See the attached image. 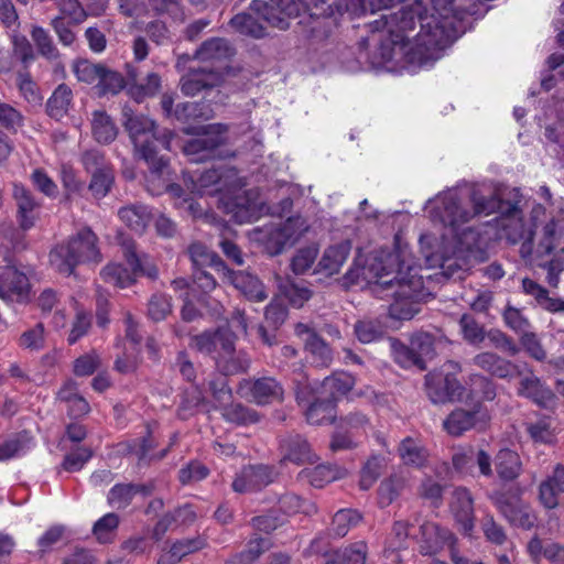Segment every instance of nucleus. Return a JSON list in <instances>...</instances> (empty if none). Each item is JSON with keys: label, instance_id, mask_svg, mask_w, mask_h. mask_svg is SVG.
I'll return each instance as SVG.
<instances>
[{"label": "nucleus", "instance_id": "nucleus-1", "mask_svg": "<svg viewBox=\"0 0 564 564\" xmlns=\"http://www.w3.org/2000/svg\"><path fill=\"white\" fill-rule=\"evenodd\" d=\"M433 12L427 14L421 0L402 6L397 12L382 14L380 19L368 22L369 31H387L380 37L381 56L386 61L393 57L399 47L409 64L432 65L442 56V52L457 39L456 21L463 13H471L457 4L458 0H430Z\"/></svg>", "mask_w": 564, "mask_h": 564}, {"label": "nucleus", "instance_id": "nucleus-2", "mask_svg": "<svg viewBox=\"0 0 564 564\" xmlns=\"http://www.w3.org/2000/svg\"><path fill=\"white\" fill-rule=\"evenodd\" d=\"M470 200L473 210L462 206L457 196L448 195L443 197L431 212L433 220L440 221L445 228H448L462 245H466L468 250L477 243L479 234L473 228L459 231L475 216H488L497 210L506 216H513L521 212L518 203H508L507 209H503L505 203L501 199L496 196L486 197L476 192L471 194Z\"/></svg>", "mask_w": 564, "mask_h": 564}, {"label": "nucleus", "instance_id": "nucleus-3", "mask_svg": "<svg viewBox=\"0 0 564 564\" xmlns=\"http://www.w3.org/2000/svg\"><path fill=\"white\" fill-rule=\"evenodd\" d=\"M122 126L140 158L148 164L151 173L162 176L167 170V156L161 151H170L174 133L171 130L158 132L155 121L123 106Z\"/></svg>", "mask_w": 564, "mask_h": 564}, {"label": "nucleus", "instance_id": "nucleus-4", "mask_svg": "<svg viewBox=\"0 0 564 564\" xmlns=\"http://www.w3.org/2000/svg\"><path fill=\"white\" fill-rule=\"evenodd\" d=\"M285 8L286 3L280 0H252L249 6L251 12L236 14L231 18L230 25L242 35L262 39L267 35L263 22L280 30H288L290 28L289 20L292 18L307 15L313 20H318L313 14V3L308 6L303 3L297 8L299 12L294 14H288Z\"/></svg>", "mask_w": 564, "mask_h": 564}, {"label": "nucleus", "instance_id": "nucleus-5", "mask_svg": "<svg viewBox=\"0 0 564 564\" xmlns=\"http://www.w3.org/2000/svg\"><path fill=\"white\" fill-rule=\"evenodd\" d=\"M102 261L99 238L95 231L84 226L50 251V263L61 274L69 276L80 264Z\"/></svg>", "mask_w": 564, "mask_h": 564}, {"label": "nucleus", "instance_id": "nucleus-6", "mask_svg": "<svg viewBox=\"0 0 564 564\" xmlns=\"http://www.w3.org/2000/svg\"><path fill=\"white\" fill-rule=\"evenodd\" d=\"M121 248L123 259L130 269L121 263H109L100 271L104 282L124 289L132 285L137 276H147L151 280L158 278L159 270L156 265L148 261L149 257L147 254L137 252L133 240H124Z\"/></svg>", "mask_w": 564, "mask_h": 564}, {"label": "nucleus", "instance_id": "nucleus-7", "mask_svg": "<svg viewBox=\"0 0 564 564\" xmlns=\"http://www.w3.org/2000/svg\"><path fill=\"white\" fill-rule=\"evenodd\" d=\"M389 260L395 264V269L387 271L386 267H382L380 272L377 273L376 285L382 290H393L392 296L395 299L394 303L390 306V313L398 319H411L416 308L413 307V300L419 297V294L414 292V284L421 285V278L416 281L414 276L410 280H405L401 276V264L398 261L397 256L390 254Z\"/></svg>", "mask_w": 564, "mask_h": 564}, {"label": "nucleus", "instance_id": "nucleus-8", "mask_svg": "<svg viewBox=\"0 0 564 564\" xmlns=\"http://www.w3.org/2000/svg\"><path fill=\"white\" fill-rule=\"evenodd\" d=\"M239 171L235 166L220 164L203 172H187L183 181L187 189L195 195H216L230 192L240 186Z\"/></svg>", "mask_w": 564, "mask_h": 564}, {"label": "nucleus", "instance_id": "nucleus-9", "mask_svg": "<svg viewBox=\"0 0 564 564\" xmlns=\"http://www.w3.org/2000/svg\"><path fill=\"white\" fill-rule=\"evenodd\" d=\"M3 261L0 268V299L6 303H26L30 299L31 284L25 273L17 269L14 257L8 247H0Z\"/></svg>", "mask_w": 564, "mask_h": 564}, {"label": "nucleus", "instance_id": "nucleus-10", "mask_svg": "<svg viewBox=\"0 0 564 564\" xmlns=\"http://www.w3.org/2000/svg\"><path fill=\"white\" fill-rule=\"evenodd\" d=\"M446 365L454 371H432L425 376L426 394L435 404L459 401L465 394V387L456 377L460 370L459 365L453 361Z\"/></svg>", "mask_w": 564, "mask_h": 564}, {"label": "nucleus", "instance_id": "nucleus-11", "mask_svg": "<svg viewBox=\"0 0 564 564\" xmlns=\"http://www.w3.org/2000/svg\"><path fill=\"white\" fill-rule=\"evenodd\" d=\"M489 499L511 525L523 530H531L535 527L538 521L535 512L522 501L519 495L496 490L489 495Z\"/></svg>", "mask_w": 564, "mask_h": 564}, {"label": "nucleus", "instance_id": "nucleus-12", "mask_svg": "<svg viewBox=\"0 0 564 564\" xmlns=\"http://www.w3.org/2000/svg\"><path fill=\"white\" fill-rule=\"evenodd\" d=\"M395 361L404 368L416 367L426 369V361L435 355L434 336L425 332H419L411 336L410 345L400 341L393 344Z\"/></svg>", "mask_w": 564, "mask_h": 564}, {"label": "nucleus", "instance_id": "nucleus-13", "mask_svg": "<svg viewBox=\"0 0 564 564\" xmlns=\"http://www.w3.org/2000/svg\"><path fill=\"white\" fill-rule=\"evenodd\" d=\"M235 341L236 334L228 326L205 330L192 338V344L197 351L210 356L215 364L218 357L228 356L234 351Z\"/></svg>", "mask_w": 564, "mask_h": 564}, {"label": "nucleus", "instance_id": "nucleus-14", "mask_svg": "<svg viewBox=\"0 0 564 564\" xmlns=\"http://www.w3.org/2000/svg\"><path fill=\"white\" fill-rule=\"evenodd\" d=\"M237 392L258 405L282 401L284 394L282 384L273 377L242 379L238 384Z\"/></svg>", "mask_w": 564, "mask_h": 564}, {"label": "nucleus", "instance_id": "nucleus-15", "mask_svg": "<svg viewBox=\"0 0 564 564\" xmlns=\"http://www.w3.org/2000/svg\"><path fill=\"white\" fill-rule=\"evenodd\" d=\"M490 420L487 409L481 402H477L469 410L454 409L444 420L443 427L452 436H462L465 432L485 425Z\"/></svg>", "mask_w": 564, "mask_h": 564}, {"label": "nucleus", "instance_id": "nucleus-16", "mask_svg": "<svg viewBox=\"0 0 564 564\" xmlns=\"http://www.w3.org/2000/svg\"><path fill=\"white\" fill-rule=\"evenodd\" d=\"M276 475L275 468L271 465L250 464L243 466L236 475L231 487L239 494L260 491L272 484Z\"/></svg>", "mask_w": 564, "mask_h": 564}, {"label": "nucleus", "instance_id": "nucleus-17", "mask_svg": "<svg viewBox=\"0 0 564 564\" xmlns=\"http://www.w3.org/2000/svg\"><path fill=\"white\" fill-rule=\"evenodd\" d=\"M212 126L200 129V135L185 142L183 147L184 154L192 162H205L220 156V147L225 143V138L220 132L212 133Z\"/></svg>", "mask_w": 564, "mask_h": 564}, {"label": "nucleus", "instance_id": "nucleus-18", "mask_svg": "<svg viewBox=\"0 0 564 564\" xmlns=\"http://www.w3.org/2000/svg\"><path fill=\"white\" fill-rule=\"evenodd\" d=\"M279 454L281 465L291 463L302 466L317 460L306 437L299 433H289L279 438Z\"/></svg>", "mask_w": 564, "mask_h": 564}, {"label": "nucleus", "instance_id": "nucleus-19", "mask_svg": "<svg viewBox=\"0 0 564 564\" xmlns=\"http://www.w3.org/2000/svg\"><path fill=\"white\" fill-rule=\"evenodd\" d=\"M223 82V73L213 67L189 68L181 78V91L185 96H195L203 90L219 87Z\"/></svg>", "mask_w": 564, "mask_h": 564}, {"label": "nucleus", "instance_id": "nucleus-20", "mask_svg": "<svg viewBox=\"0 0 564 564\" xmlns=\"http://www.w3.org/2000/svg\"><path fill=\"white\" fill-rule=\"evenodd\" d=\"M451 512L459 525L460 532L470 538L475 529L474 498L465 487H457L452 495Z\"/></svg>", "mask_w": 564, "mask_h": 564}, {"label": "nucleus", "instance_id": "nucleus-21", "mask_svg": "<svg viewBox=\"0 0 564 564\" xmlns=\"http://www.w3.org/2000/svg\"><path fill=\"white\" fill-rule=\"evenodd\" d=\"M520 378L518 394L531 399L539 405L546 406L554 399V393L546 388L534 375L533 369L527 362H518Z\"/></svg>", "mask_w": 564, "mask_h": 564}, {"label": "nucleus", "instance_id": "nucleus-22", "mask_svg": "<svg viewBox=\"0 0 564 564\" xmlns=\"http://www.w3.org/2000/svg\"><path fill=\"white\" fill-rule=\"evenodd\" d=\"M420 553L425 556H433L440 553L446 545L456 544L457 539L446 528L434 522H424L420 527Z\"/></svg>", "mask_w": 564, "mask_h": 564}, {"label": "nucleus", "instance_id": "nucleus-23", "mask_svg": "<svg viewBox=\"0 0 564 564\" xmlns=\"http://www.w3.org/2000/svg\"><path fill=\"white\" fill-rule=\"evenodd\" d=\"M213 109L205 101H185L176 105L174 118L186 127L183 129L186 134H198L204 127L195 126L210 119Z\"/></svg>", "mask_w": 564, "mask_h": 564}, {"label": "nucleus", "instance_id": "nucleus-24", "mask_svg": "<svg viewBox=\"0 0 564 564\" xmlns=\"http://www.w3.org/2000/svg\"><path fill=\"white\" fill-rule=\"evenodd\" d=\"M13 198L17 204V221L19 227L28 231L35 226L39 219L41 204L33 193L22 184L13 185Z\"/></svg>", "mask_w": 564, "mask_h": 564}, {"label": "nucleus", "instance_id": "nucleus-25", "mask_svg": "<svg viewBox=\"0 0 564 564\" xmlns=\"http://www.w3.org/2000/svg\"><path fill=\"white\" fill-rule=\"evenodd\" d=\"M295 335L303 339L304 348L312 356L317 367H328L333 360V352L328 344L310 326L303 323L295 325Z\"/></svg>", "mask_w": 564, "mask_h": 564}, {"label": "nucleus", "instance_id": "nucleus-26", "mask_svg": "<svg viewBox=\"0 0 564 564\" xmlns=\"http://www.w3.org/2000/svg\"><path fill=\"white\" fill-rule=\"evenodd\" d=\"M473 364L498 379L512 380L520 373L518 362H512L491 351L477 354Z\"/></svg>", "mask_w": 564, "mask_h": 564}, {"label": "nucleus", "instance_id": "nucleus-27", "mask_svg": "<svg viewBox=\"0 0 564 564\" xmlns=\"http://www.w3.org/2000/svg\"><path fill=\"white\" fill-rule=\"evenodd\" d=\"M223 273L229 278L231 284L240 291L247 300L263 302L268 297L263 283L258 276L250 272L234 271L228 268V270H225Z\"/></svg>", "mask_w": 564, "mask_h": 564}, {"label": "nucleus", "instance_id": "nucleus-28", "mask_svg": "<svg viewBox=\"0 0 564 564\" xmlns=\"http://www.w3.org/2000/svg\"><path fill=\"white\" fill-rule=\"evenodd\" d=\"M558 494H564V465L557 464L539 486L540 503L546 509L558 506Z\"/></svg>", "mask_w": 564, "mask_h": 564}, {"label": "nucleus", "instance_id": "nucleus-29", "mask_svg": "<svg viewBox=\"0 0 564 564\" xmlns=\"http://www.w3.org/2000/svg\"><path fill=\"white\" fill-rule=\"evenodd\" d=\"M305 421L310 425L335 424L337 419V404L328 398L314 399L303 410Z\"/></svg>", "mask_w": 564, "mask_h": 564}, {"label": "nucleus", "instance_id": "nucleus-30", "mask_svg": "<svg viewBox=\"0 0 564 564\" xmlns=\"http://www.w3.org/2000/svg\"><path fill=\"white\" fill-rule=\"evenodd\" d=\"M350 251V240H344L339 243L329 246L325 249L318 262V271L326 275L337 274L348 259Z\"/></svg>", "mask_w": 564, "mask_h": 564}, {"label": "nucleus", "instance_id": "nucleus-31", "mask_svg": "<svg viewBox=\"0 0 564 564\" xmlns=\"http://www.w3.org/2000/svg\"><path fill=\"white\" fill-rule=\"evenodd\" d=\"M356 379L352 375L346 371H334L332 375L324 378L321 383L323 392L327 394L329 400H334L337 404L345 398L355 387Z\"/></svg>", "mask_w": 564, "mask_h": 564}, {"label": "nucleus", "instance_id": "nucleus-32", "mask_svg": "<svg viewBox=\"0 0 564 564\" xmlns=\"http://www.w3.org/2000/svg\"><path fill=\"white\" fill-rule=\"evenodd\" d=\"M367 556L368 544L365 541H356L325 553L324 564H365Z\"/></svg>", "mask_w": 564, "mask_h": 564}, {"label": "nucleus", "instance_id": "nucleus-33", "mask_svg": "<svg viewBox=\"0 0 564 564\" xmlns=\"http://www.w3.org/2000/svg\"><path fill=\"white\" fill-rule=\"evenodd\" d=\"M497 476L503 482L514 481L522 473V462L519 454L510 448H501L495 456Z\"/></svg>", "mask_w": 564, "mask_h": 564}, {"label": "nucleus", "instance_id": "nucleus-34", "mask_svg": "<svg viewBox=\"0 0 564 564\" xmlns=\"http://www.w3.org/2000/svg\"><path fill=\"white\" fill-rule=\"evenodd\" d=\"M235 55V48L228 40L212 37L204 41L196 50L195 57L200 62L229 61Z\"/></svg>", "mask_w": 564, "mask_h": 564}, {"label": "nucleus", "instance_id": "nucleus-35", "mask_svg": "<svg viewBox=\"0 0 564 564\" xmlns=\"http://www.w3.org/2000/svg\"><path fill=\"white\" fill-rule=\"evenodd\" d=\"M119 446L123 454L135 455L139 465H149L153 460V455H150V452L156 447V442L150 425L147 424L145 434L142 437L122 442Z\"/></svg>", "mask_w": 564, "mask_h": 564}, {"label": "nucleus", "instance_id": "nucleus-36", "mask_svg": "<svg viewBox=\"0 0 564 564\" xmlns=\"http://www.w3.org/2000/svg\"><path fill=\"white\" fill-rule=\"evenodd\" d=\"M128 78L130 80L128 93L137 102L156 96L162 86L161 76L154 72L149 73L143 83H137L134 70H128Z\"/></svg>", "mask_w": 564, "mask_h": 564}, {"label": "nucleus", "instance_id": "nucleus-37", "mask_svg": "<svg viewBox=\"0 0 564 564\" xmlns=\"http://www.w3.org/2000/svg\"><path fill=\"white\" fill-rule=\"evenodd\" d=\"M118 127L105 110H95L91 118V134L99 144H110L118 135Z\"/></svg>", "mask_w": 564, "mask_h": 564}, {"label": "nucleus", "instance_id": "nucleus-38", "mask_svg": "<svg viewBox=\"0 0 564 564\" xmlns=\"http://www.w3.org/2000/svg\"><path fill=\"white\" fill-rule=\"evenodd\" d=\"M188 256L193 263V269L209 267L218 273L228 270L226 262L215 252H210L206 246L200 242H193L188 247Z\"/></svg>", "mask_w": 564, "mask_h": 564}, {"label": "nucleus", "instance_id": "nucleus-39", "mask_svg": "<svg viewBox=\"0 0 564 564\" xmlns=\"http://www.w3.org/2000/svg\"><path fill=\"white\" fill-rule=\"evenodd\" d=\"M118 216L128 228L137 234H142L151 220V212L147 206L140 204L121 207Z\"/></svg>", "mask_w": 564, "mask_h": 564}, {"label": "nucleus", "instance_id": "nucleus-40", "mask_svg": "<svg viewBox=\"0 0 564 564\" xmlns=\"http://www.w3.org/2000/svg\"><path fill=\"white\" fill-rule=\"evenodd\" d=\"M73 101V91L66 84H59L46 101V113L59 120L67 115Z\"/></svg>", "mask_w": 564, "mask_h": 564}, {"label": "nucleus", "instance_id": "nucleus-41", "mask_svg": "<svg viewBox=\"0 0 564 564\" xmlns=\"http://www.w3.org/2000/svg\"><path fill=\"white\" fill-rule=\"evenodd\" d=\"M223 419L239 426L256 424L260 421V414L252 408L242 403H227L220 406Z\"/></svg>", "mask_w": 564, "mask_h": 564}, {"label": "nucleus", "instance_id": "nucleus-42", "mask_svg": "<svg viewBox=\"0 0 564 564\" xmlns=\"http://www.w3.org/2000/svg\"><path fill=\"white\" fill-rule=\"evenodd\" d=\"M278 506L280 511L286 516H295L299 513L313 516L317 512V507L312 500L294 492L283 494L278 500Z\"/></svg>", "mask_w": 564, "mask_h": 564}, {"label": "nucleus", "instance_id": "nucleus-43", "mask_svg": "<svg viewBox=\"0 0 564 564\" xmlns=\"http://www.w3.org/2000/svg\"><path fill=\"white\" fill-rule=\"evenodd\" d=\"M399 455L405 465L414 467H423L427 460V449L422 445L421 441L413 437H405L401 441Z\"/></svg>", "mask_w": 564, "mask_h": 564}, {"label": "nucleus", "instance_id": "nucleus-44", "mask_svg": "<svg viewBox=\"0 0 564 564\" xmlns=\"http://www.w3.org/2000/svg\"><path fill=\"white\" fill-rule=\"evenodd\" d=\"M354 333L360 343L370 344L381 340L387 334V327L378 318H365L355 324Z\"/></svg>", "mask_w": 564, "mask_h": 564}, {"label": "nucleus", "instance_id": "nucleus-45", "mask_svg": "<svg viewBox=\"0 0 564 564\" xmlns=\"http://www.w3.org/2000/svg\"><path fill=\"white\" fill-rule=\"evenodd\" d=\"M362 520V516L355 509H340L332 520L330 533L334 538H344L348 532L357 527Z\"/></svg>", "mask_w": 564, "mask_h": 564}, {"label": "nucleus", "instance_id": "nucleus-46", "mask_svg": "<svg viewBox=\"0 0 564 564\" xmlns=\"http://www.w3.org/2000/svg\"><path fill=\"white\" fill-rule=\"evenodd\" d=\"M335 424L358 440L367 435V430L371 425L368 415L358 410L340 415L336 419Z\"/></svg>", "mask_w": 564, "mask_h": 564}, {"label": "nucleus", "instance_id": "nucleus-47", "mask_svg": "<svg viewBox=\"0 0 564 564\" xmlns=\"http://www.w3.org/2000/svg\"><path fill=\"white\" fill-rule=\"evenodd\" d=\"M216 367L224 376L243 373L250 367V358L243 351L236 352L234 347V351L230 355L218 357Z\"/></svg>", "mask_w": 564, "mask_h": 564}, {"label": "nucleus", "instance_id": "nucleus-48", "mask_svg": "<svg viewBox=\"0 0 564 564\" xmlns=\"http://www.w3.org/2000/svg\"><path fill=\"white\" fill-rule=\"evenodd\" d=\"M30 34L36 46L37 53L42 57L48 61H56L59 58V51L54 44L53 37L47 30L40 25H33Z\"/></svg>", "mask_w": 564, "mask_h": 564}, {"label": "nucleus", "instance_id": "nucleus-49", "mask_svg": "<svg viewBox=\"0 0 564 564\" xmlns=\"http://www.w3.org/2000/svg\"><path fill=\"white\" fill-rule=\"evenodd\" d=\"M119 524V516L115 512H108L94 523L93 534L99 543H111L113 542Z\"/></svg>", "mask_w": 564, "mask_h": 564}, {"label": "nucleus", "instance_id": "nucleus-50", "mask_svg": "<svg viewBox=\"0 0 564 564\" xmlns=\"http://www.w3.org/2000/svg\"><path fill=\"white\" fill-rule=\"evenodd\" d=\"M207 544V540L202 535L176 540L169 550L172 562H181L185 556L205 549Z\"/></svg>", "mask_w": 564, "mask_h": 564}, {"label": "nucleus", "instance_id": "nucleus-51", "mask_svg": "<svg viewBox=\"0 0 564 564\" xmlns=\"http://www.w3.org/2000/svg\"><path fill=\"white\" fill-rule=\"evenodd\" d=\"M55 6L58 10L56 17H62L63 21H68L74 25L84 23L89 17L86 8L79 0H56Z\"/></svg>", "mask_w": 564, "mask_h": 564}, {"label": "nucleus", "instance_id": "nucleus-52", "mask_svg": "<svg viewBox=\"0 0 564 564\" xmlns=\"http://www.w3.org/2000/svg\"><path fill=\"white\" fill-rule=\"evenodd\" d=\"M344 475V469L330 465V464H319L314 468L307 470V478L310 484L315 488H323L327 484L341 478Z\"/></svg>", "mask_w": 564, "mask_h": 564}, {"label": "nucleus", "instance_id": "nucleus-53", "mask_svg": "<svg viewBox=\"0 0 564 564\" xmlns=\"http://www.w3.org/2000/svg\"><path fill=\"white\" fill-rule=\"evenodd\" d=\"M133 482H118L110 488L107 503L117 510L127 509L135 497Z\"/></svg>", "mask_w": 564, "mask_h": 564}, {"label": "nucleus", "instance_id": "nucleus-54", "mask_svg": "<svg viewBox=\"0 0 564 564\" xmlns=\"http://www.w3.org/2000/svg\"><path fill=\"white\" fill-rule=\"evenodd\" d=\"M126 87L124 77L116 70L108 68L106 65L102 68L96 88L99 95H117Z\"/></svg>", "mask_w": 564, "mask_h": 564}, {"label": "nucleus", "instance_id": "nucleus-55", "mask_svg": "<svg viewBox=\"0 0 564 564\" xmlns=\"http://www.w3.org/2000/svg\"><path fill=\"white\" fill-rule=\"evenodd\" d=\"M115 184V170H101L91 174L88 189L96 199H102L108 195Z\"/></svg>", "mask_w": 564, "mask_h": 564}, {"label": "nucleus", "instance_id": "nucleus-56", "mask_svg": "<svg viewBox=\"0 0 564 564\" xmlns=\"http://www.w3.org/2000/svg\"><path fill=\"white\" fill-rule=\"evenodd\" d=\"M104 64L94 63L87 58H79L73 64V72L79 82L86 84H98Z\"/></svg>", "mask_w": 564, "mask_h": 564}, {"label": "nucleus", "instance_id": "nucleus-57", "mask_svg": "<svg viewBox=\"0 0 564 564\" xmlns=\"http://www.w3.org/2000/svg\"><path fill=\"white\" fill-rule=\"evenodd\" d=\"M209 468L197 459L189 460L178 470V481L183 486L202 481L209 476Z\"/></svg>", "mask_w": 564, "mask_h": 564}, {"label": "nucleus", "instance_id": "nucleus-58", "mask_svg": "<svg viewBox=\"0 0 564 564\" xmlns=\"http://www.w3.org/2000/svg\"><path fill=\"white\" fill-rule=\"evenodd\" d=\"M23 126L22 112L0 99V127L10 133H17Z\"/></svg>", "mask_w": 564, "mask_h": 564}, {"label": "nucleus", "instance_id": "nucleus-59", "mask_svg": "<svg viewBox=\"0 0 564 564\" xmlns=\"http://www.w3.org/2000/svg\"><path fill=\"white\" fill-rule=\"evenodd\" d=\"M480 529L486 540L495 545H503L507 541V533L490 512L485 513L480 520Z\"/></svg>", "mask_w": 564, "mask_h": 564}, {"label": "nucleus", "instance_id": "nucleus-60", "mask_svg": "<svg viewBox=\"0 0 564 564\" xmlns=\"http://www.w3.org/2000/svg\"><path fill=\"white\" fill-rule=\"evenodd\" d=\"M403 488V481L398 476H391L381 481L378 488V500L380 507L390 506L400 495Z\"/></svg>", "mask_w": 564, "mask_h": 564}, {"label": "nucleus", "instance_id": "nucleus-61", "mask_svg": "<svg viewBox=\"0 0 564 564\" xmlns=\"http://www.w3.org/2000/svg\"><path fill=\"white\" fill-rule=\"evenodd\" d=\"M172 312L171 297L164 293H154L148 302V316L153 322H161Z\"/></svg>", "mask_w": 564, "mask_h": 564}, {"label": "nucleus", "instance_id": "nucleus-62", "mask_svg": "<svg viewBox=\"0 0 564 564\" xmlns=\"http://www.w3.org/2000/svg\"><path fill=\"white\" fill-rule=\"evenodd\" d=\"M30 181L35 189L45 195L48 198H56L58 195V187L54 180L47 174V172L37 167L34 169L30 175Z\"/></svg>", "mask_w": 564, "mask_h": 564}, {"label": "nucleus", "instance_id": "nucleus-63", "mask_svg": "<svg viewBox=\"0 0 564 564\" xmlns=\"http://www.w3.org/2000/svg\"><path fill=\"white\" fill-rule=\"evenodd\" d=\"M204 402V395L202 391L194 387L183 392L180 405L177 408V416L182 420H186L193 415L194 411Z\"/></svg>", "mask_w": 564, "mask_h": 564}, {"label": "nucleus", "instance_id": "nucleus-64", "mask_svg": "<svg viewBox=\"0 0 564 564\" xmlns=\"http://www.w3.org/2000/svg\"><path fill=\"white\" fill-rule=\"evenodd\" d=\"M93 457V451L89 447H77L64 456L62 468L68 473L79 471Z\"/></svg>", "mask_w": 564, "mask_h": 564}]
</instances>
